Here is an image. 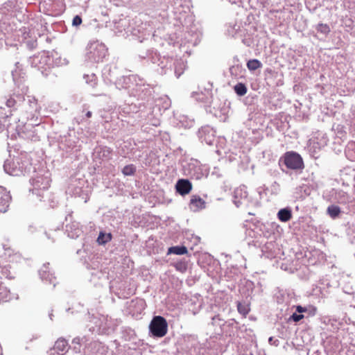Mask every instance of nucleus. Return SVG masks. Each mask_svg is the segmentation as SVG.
<instances>
[{
    "mask_svg": "<svg viewBox=\"0 0 355 355\" xmlns=\"http://www.w3.org/2000/svg\"><path fill=\"white\" fill-rule=\"evenodd\" d=\"M322 198L325 201L335 205H346L351 201V197L348 193L335 188L325 190L322 193Z\"/></svg>",
    "mask_w": 355,
    "mask_h": 355,
    "instance_id": "1",
    "label": "nucleus"
},
{
    "mask_svg": "<svg viewBox=\"0 0 355 355\" xmlns=\"http://www.w3.org/2000/svg\"><path fill=\"white\" fill-rule=\"evenodd\" d=\"M149 329L155 337H164L168 331V324L166 319L162 316H155L151 320Z\"/></svg>",
    "mask_w": 355,
    "mask_h": 355,
    "instance_id": "2",
    "label": "nucleus"
},
{
    "mask_svg": "<svg viewBox=\"0 0 355 355\" xmlns=\"http://www.w3.org/2000/svg\"><path fill=\"white\" fill-rule=\"evenodd\" d=\"M304 168V163L302 156L297 152L290 150V170L301 173Z\"/></svg>",
    "mask_w": 355,
    "mask_h": 355,
    "instance_id": "3",
    "label": "nucleus"
},
{
    "mask_svg": "<svg viewBox=\"0 0 355 355\" xmlns=\"http://www.w3.org/2000/svg\"><path fill=\"white\" fill-rule=\"evenodd\" d=\"M10 200V193L6 188L0 186V214L7 211Z\"/></svg>",
    "mask_w": 355,
    "mask_h": 355,
    "instance_id": "4",
    "label": "nucleus"
},
{
    "mask_svg": "<svg viewBox=\"0 0 355 355\" xmlns=\"http://www.w3.org/2000/svg\"><path fill=\"white\" fill-rule=\"evenodd\" d=\"M310 262L307 258V252L296 251L295 252V260L292 261V264L297 270V266H306Z\"/></svg>",
    "mask_w": 355,
    "mask_h": 355,
    "instance_id": "5",
    "label": "nucleus"
},
{
    "mask_svg": "<svg viewBox=\"0 0 355 355\" xmlns=\"http://www.w3.org/2000/svg\"><path fill=\"white\" fill-rule=\"evenodd\" d=\"M176 189L181 195L188 194L192 189V184L188 180H179L176 184Z\"/></svg>",
    "mask_w": 355,
    "mask_h": 355,
    "instance_id": "6",
    "label": "nucleus"
},
{
    "mask_svg": "<svg viewBox=\"0 0 355 355\" xmlns=\"http://www.w3.org/2000/svg\"><path fill=\"white\" fill-rule=\"evenodd\" d=\"M190 207L194 211L205 208V201L198 196H193L190 200Z\"/></svg>",
    "mask_w": 355,
    "mask_h": 355,
    "instance_id": "7",
    "label": "nucleus"
},
{
    "mask_svg": "<svg viewBox=\"0 0 355 355\" xmlns=\"http://www.w3.org/2000/svg\"><path fill=\"white\" fill-rule=\"evenodd\" d=\"M69 348L67 340L63 338H58L54 345L53 349L55 350L58 354H65Z\"/></svg>",
    "mask_w": 355,
    "mask_h": 355,
    "instance_id": "8",
    "label": "nucleus"
},
{
    "mask_svg": "<svg viewBox=\"0 0 355 355\" xmlns=\"http://www.w3.org/2000/svg\"><path fill=\"white\" fill-rule=\"evenodd\" d=\"M15 297L14 295L10 292V288L5 285L3 282L0 281V300L8 302Z\"/></svg>",
    "mask_w": 355,
    "mask_h": 355,
    "instance_id": "9",
    "label": "nucleus"
},
{
    "mask_svg": "<svg viewBox=\"0 0 355 355\" xmlns=\"http://www.w3.org/2000/svg\"><path fill=\"white\" fill-rule=\"evenodd\" d=\"M88 51L89 53L93 54L94 57L96 56V51H97L98 57L101 56L100 53L105 51V46L99 43L98 41L91 42L88 46Z\"/></svg>",
    "mask_w": 355,
    "mask_h": 355,
    "instance_id": "10",
    "label": "nucleus"
},
{
    "mask_svg": "<svg viewBox=\"0 0 355 355\" xmlns=\"http://www.w3.org/2000/svg\"><path fill=\"white\" fill-rule=\"evenodd\" d=\"M327 214L331 218L336 219L338 218L341 214V209L338 205L331 204L327 207Z\"/></svg>",
    "mask_w": 355,
    "mask_h": 355,
    "instance_id": "11",
    "label": "nucleus"
},
{
    "mask_svg": "<svg viewBox=\"0 0 355 355\" xmlns=\"http://www.w3.org/2000/svg\"><path fill=\"white\" fill-rule=\"evenodd\" d=\"M112 149L107 146L100 147L98 155L103 160H109L111 159Z\"/></svg>",
    "mask_w": 355,
    "mask_h": 355,
    "instance_id": "12",
    "label": "nucleus"
},
{
    "mask_svg": "<svg viewBox=\"0 0 355 355\" xmlns=\"http://www.w3.org/2000/svg\"><path fill=\"white\" fill-rule=\"evenodd\" d=\"M297 193H300V197L304 198L306 196H309L311 195L313 187L308 185V184H302V186H300L298 188H297Z\"/></svg>",
    "mask_w": 355,
    "mask_h": 355,
    "instance_id": "13",
    "label": "nucleus"
},
{
    "mask_svg": "<svg viewBox=\"0 0 355 355\" xmlns=\"http://www.w3.org/2000/svg\"><path fill=\"white\" fill-rule=\"evenodd\" d=\"M188 252L185 246H173L168 248V254H175L178 255L185 254Z\"/></svg>",
    "mask_w": 355,
    "mask_h": 355,
    "instance_id": "14",
    "label": "nucleus"
},
{
    "mask_svg": "<svg viewBox=\"0 0 355 355\" xmlns=\"http://www.w3.org/2000/svg\"><path fill=\"white\" fill-rule=\"evenodd\" d=\"M112 236L110 233L105 234L102 232H100L98 238L97 242L101 245H104L112 240Z\"/></svg>",
    "mask_w": 355,
    "mask_h": 355,
    "instance_id": "15",
    "label": "nucleus"
},
{
    "mask_svg": "<svg viewBox=\"0 0 355 355\" xmlns=\"http://www.w3.org/2000/svg\"><path fill=\"white\" fill-rule=\"evenodd\" d=\"M279 164L282 171L286 172L288 171V152L284 153V156L279 159Z\"/></svg>",
    "mask_w": 355,
    "mask_h": 355,
    "instance_id": "16",
    "label": "nucleus"
},
{
    "mask_svg": "<svg viewBox=\"0 0 355 355\" xmlns=\"http://www.w3.org/2000/svg\"><path fill=\"white\" fill-rule=\"evenodd\" d=\"M262 64L261 62L257 59L250 60L247 62V67L249 70L254 71L260 67H261Z\"/></svg>",
    "mask_w": 355,
    "mask_h": 355,
    "instance_id": "17",
    "label": "nucleus"
},
{
    "mask_svg": "<svg viewBox=\"0 0 355 355\" xmlns=\"http://www.w3.org/2000/svg\"><path fill=\"white\" fill-rule=\"evenodd\" d=\"M237 309L238 311L242 314L244 317H245L248 313L250 312V306L248 304H243L241 302H238L237 304Z\"/></svg>",
    "mask_w": 355,
    "mask_h": 355,
    "instance_id": "18",
    "label": "nucleus"
},
{
    "mask_svg": "<svg viewBox=\"0 0 355 355\" xmlns=\"http://www.w3.org/2000/svg\"><path fill=\"white\" fill-rule=\"evenodd\" d=\"M234 91L239 96H244L247 93V87L243 83H238L234 86Z\"/></svg>",
    "mask_w": 355,
    "mask_h": 355,
    "instance_id": "19",
    "label": "nucleus"
},
{
    "mask_svg": "<svg viewBox=\"0 0 355 355\" xmlns=\"http://www.w3.org/2000/svg\"><path fill=\"white\" fill-rule=\"evenodd\" d=\"M135 172L136 167L133 164L126 165L122 170V173L124 175H132Z\"/></svg>",
    "mask_w": 355,
    "mask_h": 355,
    "instance_id": "20",
    "label": "nucleus"
},
{
    "mask_svg": "<svg viewBox=\"0 0 355 355\" xmlns=\"http://www.w3.org/2000/svg\"><path fill=\"white\" fill-rule=\"evenodd\" d=\"M316 30L318 32L323 34L325 36L330 32V28L326 24H318L316 26Z\"/></svg>",
    "mask_w": 355,
    "mask_h": 355,
    "instance_id": "21",
    "label": "nucleus"
},
{
    "mask_svg": "<svg viewBox=\"0 0 355 355\" xmlns=\"http://www.w3.org/2000/svg\"><path fill=\"white\" fill-rule=\"evenodd\" d=\"M278 218L281 221L286 222L288 220V209L284 208L278 212Z\"/></svg>",
    "mask_w": 355,
    "mask_h": 355,
    "instance_id": "22",
    "label": "nucleus"
},
{
    "mask_svg": "<svg viewBox=\"0 0 355 355\" xmlns=\"http://www.w3.org/2000/svg\"><path fill=\"white\" fill-rule=\"evenodd\" d=\"M304 318V315L299 313L295 311V313L290 315V321L293 320L295 322H298Z\"/></svg>",
    "mask_w": 355,
    "mask_h": 355,
    "instance_id": "23",
    "label": "nucleus"
},
{
    "mask_svg": "<svg viewBox=\"0 0 355 355\" xmlns=\"http://www.w3.org/2000/svg\"><path fill=\"white\" fill-rule=\"evenodd\" d=\"M317 313V308L314 306H309V307H307L306 309V313H307V316L309 317H312V316H314Z\"/></svg>",
    "mask_w": 355,
    "mask_h": 355,
    "instance_id": "24",
    "label": "nucleus"
},
{
    "mask_svg": "<svg viewBox=\"0 0 355 355\" xmlns=\"http://www.w3.org/2000/svg\"><path fill=\"white\" fill-rule=\"evenodd\" d=\"M10 256H11L10 250H5V252H3V254L0 256V258L2 259V263L10 261V260H6L7 257L10 258Z\"/></svg>",
    "mask_w": 355,
    "mask_h": 355,
    "instance_id": "25",
    "label": "nucleus"
},
{
    "mask_svg": "<svg viewBox=\"0 0 355 355\" xmlns=\"http://www.w3.org/2000/svg\"><path fill=\"white\" fill-rule=\"evenodd\" d=\"M293 308H295V311L299 313L303 314V313H306L307 307H306V306H302L301 305H297V306H293Z\"/></svg>",
    "mask_w": 355,
    "mask_h": 355,
    "instance_id": "26",
    "label": "nucleus"
},
{
    "mask_svg": "<svg viewBox=\"0 0 355 355\" xmlns=\"http://www.w3.org/2000/svg\"><path fill=\"white\" fill-rule=\"evenodd\" d=\"M81 24H82V19H81V17L80 16H78V15L75 16L73 17V19L72 24L73 26H77L80 25Z\"/></svg>",
    "mask_w": 355,
    "mask_h": 355,
    "instance_id": "27",
    "label": "nucleus"
},
{
    "mask_svg": "<svg viewBox=\"0 0 355 355\" xmlns=\"http://www.w3.org/2000/svg\"><path fill=\"white\" fill-rule=\"evenodd\" d=\"M15 104H16V101L12 98H10L6 101V105L8 107H12L15 105Z\"/></svg>",
    "mask_w": 355,
    "mask_h": 355,
    "instance_id": "28",
    "label": "nucleus"
},
{
    "mask_svg": "<svg viewBox=\"0 0 355 355\" xmlns=\"http://www.w3.org/2000/svg\"><path fill=\"white\" fill-rule=\"evenodd\" d=\"M182 268H183V269H184V270H185V269H186V266H185L184 264H182V263H177V264L175 265V268H176L177 270H182Z\"/></svg>",
    "mask_w": 355,
    "mask_h": 355,
    "instance_id": "29",
    "label": "nucleus"
},
{
    "mask_svg": "<svg viewBox=\"0 0 355 355\" xmlns=\"http://www.w3.org/2000/svg\"><path fill=\"white\" fill-rule=\"evenodd\" d=\"M348 175V173L346 172V171H342L341 176L343 178L345 175Z\"/></svg>",
    "mask_w": 355,
    "mask_h": 355,
    "instance_id": "30",
    "label": "nucleus"
},
{
    "mask_svg": "<svg viewBox=\"0 0 355 355\" xmlns=\"http://www.w3.org/2000/svg\"><path fill=\"white\" fill-rule=\"evenodd\" d=\"M87 117L89 118L92 116V112L90 111H88L86 114Z\"/></svg>",
    "mask_w": 355,
    "mask_h": 355,
    "instance_id": "31",
    "label": "nucleus"
},
{
    "mask_svg": "<svg viewBox=\"0 0 355 355\" xmlns=\"http://www.w3.org/2000/svg\"><path fill=\"white\" fill-rule=\"evenodd\" d=\"M8 117V116H3L2 117V119L3 120L4 122H6V120L7 119V118Z\"/></svg>",
    "mask_w": 355,
    "mask_h": 355,
    "instance_id": "32",
    "label": "nucleus"
},
{
    "mask_svg": "<svg viewBox=\"0 0 355 355\" xmlns=\"http://www.w3.org/2000/svg\"><path fill=\"white\" fill-rule=\"evenodd\" d=\"M349 171H350V172H352V173H353V174H352V176L354 177V174H355V171H354V169H352V170H349Z\"/></svg>",
    "mask_w": 355,
    "mask_h": 355,
    "instance_id": "33",
    "label": "nucleus"
},
{
    "mask_svg": "<svg viewBox=\"0 0 355 355\" xmlns=\"http://www.w3.org/2000/svg\"><path fill=\"white\" fill-rule=\"evenodd\" d=\"M289 216H290V218H291V210H290Z\"/></svg>",
    "mask_w": 355,
    "mask_h": 355,
    "instance_id": "34",
    "label": "nucleus"
},
{
    "mask_svg": "<svg viewBox=\"0 0 355 355\" xmlns=\"http://www.w3.org/2000/svg\"><path fill=\"white\" fill-rule=\"evenodd\" d=\"M317 292L320 293L321 290H315Z\"/></svg>",
    "mask_w": 355,
    "mask_h": 355,
    "instance_id": "35",
    "label": "nucleus"
},
{
    "mask_svg": "<svg viewBox=\"0 0 355 355\" xmlns=\"http://www.w3.org/2000/svg\"><path fill=\"white\" fill-rule=\"evenodd\" d=\"M328 321H329V322H331V324H333V322H331V320L330 319Z\"/></svg>",
    "mask_w": 355,
    "mask_h": 355,
    "instance_id": "36",
    "label": "nucleus"
},
{
    "mask_svg": "<svg viewBox=\"0 0 355 355\" xmlns=\"http://www.w3.org/2000/svg\"><path fill=\"white\" fill-rule=\"evenodd\" d=\"M238 192H239V190H236V192H235V193H236V194H237V193H238Z\"/></svg>",
    "mask_w": 355,
    "mask_h": 355,
    "instance_id": "37",
    "label": "nucleus"
},
{
    "mask_svg": "<svg viewBox=\"0 0 355 355\" xmlns=\"http://www.w3.org/2000/svg\"><path fill=\"white\" fill-rule=\"evenodd\" d=\"M1 130H2V128H1V126L0 125V131H1Z\"/></svg>",
    "mask_w": 355,
    "mask_h": 355,
    "instance_id": "38",
    "label": "nucleus"
},
{
    "mask_svg": "<svg viewBox=\"0 0 355 355\" xmlns=\"http://www.w3.org/2000/svg\"><path fill=\"white\" fill-rule=\"evenodd\" d=\"M353 345L355 346V343H354V344H353Z\"/></svg>",
    "mask_w": 355,
    "mask_h": 355,
    "instance_id": "39",
    "label": "nucleus"
}]
</instances>
